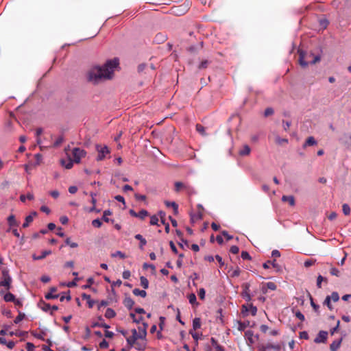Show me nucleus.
<instances>
[{
	"label": "nucleus",
	"mask_w": 351,
	"mask_h": 351,
	"mask_svg": "<svg viewBox=\"0 0 351 351\" xmlns=\"http://www.w3.org/2000/svg\"><path fill=\"white\" fill-rule=\"evenodd\" d=\"M119 58H114L108 60L103 66L97 65L92 67L87 72V80L94 84H97L103 80L112 79L114 69L119 66Z\"/></svg>",
	"instance_id": "f257e3e1"
},
{
	"label": "nucleus",
	"mask_w": 351,
	"mask_h": 351,
	"mask_svg": "<svg viewBox=\"0 0 351 351\" xmlns=\"http://www.w3.org/2000/svg\"><path fill=\"white\" fill-rule=\"evenodd\" d=\"M298 53H299V56H300L299 57V63H300V66L302 67H306L309 64H314L316 62H319L321 60V56L319 54H317L315 56L313 54V58L312 60H305V51L302 49H299Z\"/></svg>",
	"instance_id": "f03ea898"
},
{
	"label": "nucleus",
	"mask_w": 351,
	"mask_h": 351,
	"mask_svg": "<svg viewBox=\"0 0 351 351\" xmlns=\"http://www.w3.org/2000/svg\"><path fill=\"white\" fill-rule=\"evenodd\" d=\"M2 276L0 280V286L3 287L6 290H9L11 288L12 278L9 274V270L8 269H3L1 271Z\"/></svg>",
	"instance_id": "7ed1b4c3"
},
{
	"label": "nucleus",
	"mask_w": 351,
	"mask_h": 351,
	"mask_svg": "<svg viewBox=\"0 0 351 351\" xmlns=\"http://www.w3.org/2000/svg\"><path fill=\"white\" fill-rule=\"evenodd\" d=\"M56 291L57 288L51 287L50 291L45 295V298L50 300L60 298V300L63 301L66 298V293L62 292L60 294H56Z\"/></svg>",
	"instance_id": "20e7f679"
},
{
	"label": "nucleus",
	"mask_w": 351,
	"mask_h": 351,
	"mask_svg": "<svg viewBox=\"0 0 351 351\" xmlns=\"http://www.w3.org/2000/svg\"><path fill=\"white\" fill-rule=\"evenodd\" d=\"M250 311L252 315L255 316L257 313V307L256 306H254L252 304H249V306L246 304L242 305L241 314L243 315V317L247 316Z\"/></svg>",
	"instance_id": "39448f33"
},
{
	"label": "nucleus",
	"mask_w": 351,
	"mask_h": 351,
	"mask_svg": "<svg viewBox=\"0 0 351 351\" xmlns=\"http://www.w3.org/2000/svg\"><path fill=\"white\" fill-rule=\"evenodd\" d=\"M86 155V152L79 147H75L72 149V159L75 163H80L81 158Z\"/></svg>",
	"instance_id": "423d86ee"
},
{
	"label": "nucleus",
	"mask_w": 351,
	"mask_h": 351,
	"mask_svg": "<svg viewBox=\"0 0 351 351\" xmlns=\"http://www.w3.org/2000/svg\"><path fill=\"white\" fill-rule=\"evenodd\" d=\"M99 147L97 145V149L98 151V155L96 158L97 161L102 160L105 158L106 155L109 153V149L107 146L100 147V149Z\"/></svg>",
	"instance_id": "0eeeda50"
},
{
	"label": "nucleus",
	"mask_w": 351,
	"mask_h": 351,
	"mask_svg": "<svg viewBox=\"0 0 351 351\" xmlns=\"http://www.w3.org/2000/svg\"><path fill=\"white\" fill-rule=\"evenodd\" d=\"M328 332L325 330H320L317 336L314 339L316 343H325L327 340Z\"/></svg>",
	"instance_id": "6e6552de"
},
{
	"label": "nucleus",
	"mask_w": 351,
	"mask_h": 351,
	"mask_svg": "<svg viewBox=\"0 0 351 351\" xmlns=\"http://www.w3.org/2000/svg\"><path fill=\"white\" fill-rule=\"evenodd\" d=\"M158 215L160 217V222L162 224L165 225V232L167 233H169V231H170V227H169V224L168 223L166 222V219H165V217H166V213L165 212L162 211V210H160L158 211Z\"/></svg>",
	"instance_id": "1a4fd4ad"
},
{
	"label": "nucleus",
	"mask_w": 351,
	"mask_h": 351,
	"mask_svg": "<svg viewBox=\"0 0 351 351\" xmlns=\"http://www.w3.org/2000/svg\"><path fill=\"white\" fill-rule=\"evenodd\" d=\"M135 349L138 351H144L147 348V339L145 340H141L139 341H136L135 343Z\"/></svg>",
	"instance_id": "9d476101"
},
{
	"label": "nucleus",
	"mask_w": 351,
	"mask_h": 351,
	"mask_svg": "<svg viewBox=\"0 0 351 351\" xmlns=\"http://www.w3.org/2000/svg\"><path fill=\"white\" fill-rule=\"evenodd\" d=\"M245 337L247 339V344L249 346L252 345L254 343V339L253 338L254 337V332L251 330H247L245 332Z\"/></svg>",
	"instance_id": "9b49d317"
},
{
	"label": "nucleus",
	"mask_w": 351,
	"mask_h": 351,
	"mask_svg": "<svg viewBox=\"0 0 351 351\" xmlns=\"http://www.w3.org/2000/svg\"><path fill=\"white\" fill-rule=\"evenodd\" d=\"M123 303L124 306L129 310H131L134 305V301L130 296H126L124 298Z\"/></svg>",
	"instance_id": "f8f14e48"
},
{
	"label": "nucleus",
	"mask_w": 351,
	"mask_h": 351,
	"mask_svg": "<svg viewBox=\"0 0 351 351\" xmlns=\"http://www.w3.org/2000/svg\"><path fill=\"white\" fill-rule=\"evenodd\" d=\"M147 327H148V324L146 322H143V326L138 327V330L140 334V337H143L145 339L147 334Z\"/></svg>",
	"instance_id": "ddd939ff"
},
{
	"label": "nucleus",
	"mask_w": 351,
	"mask_h": 351,
	"mask_svg": "<svg viewBox=\"0 0 351 351\" xmlns=\"http://www.w3.org/2000/svg\"><path fill=\"white\" fill-rule=\"evenodd\" d=\"M82 300H85L86 301L88 308H91L93 307L95 301L91 299L90 295L84 293L82 294Z\"/></svg>",
	"instance_id": "4468645a"
},
{
	"label": "nucleus",
	"mask_w": 351,
	"mask_h": 351,
	"mask_svg": "<svg viewBox=\"0 0 351 351\" xmlns=\"http://www.w3.org/2000/svg\"><path fill=\"white\" fill-rule=\"evenodd\" d=\"M37 215V213L34 211L30 215H27L25 217V222L23 224V228H27L29 226V224L33 221L34 217Z\"/></svg>",
	"instance_id": "2eb2a0df"
},
{
	"label": "nucleus",
	"mask_w": 351,
	"mask_h": 351,
	"mask_svg": "<svg viewBox=\"0 0 351 351\" xmlns=\"http://www.w3.org/2000/svg\"><path fill=\"white\" fill-rule=\"evenodd\" d=\"M97 318H98L99 321L101 322V324H91L92 328L101 327V328H104L106 329H108L110 328V326L104 322V319H103V317L101 316H99Z\"/></svg>",
	"instance_id": "dca6fc26"
},
{
	"label": "nucleus",
	"mask_w": 351,
	"mask_h": 351,
	"mask_svg": "<svg viewBox=\"0 0 351 351\" xmlns=\"http://www.w3.org/2000/svg\"><path fill=\"white\" fill-rule=\"evenodd\" d=\"M341 342L342 338L333 341L330 346V351H337L340 347Z\"/></svg>",
	"instance_id": "f3484780"
},
{
	"label": "nucleus",
	"mask_w": 351,
	"mask_h": 351,
	"mask_svg": "<svg viewBox=\"0 0 351 351\" xmlns=\"http://www.w3.org/2000/svg\"><path fill=\"white\" fill-rule=\"evenodd\" d=\"M317 144V141L313 136H309L303 144V148H306L307 146H313Z\"/></svg>",
	"instance_id": "a211bd4d"
},
{
	"label": "nucleus",
	"mask_w": 351,
	"mask_h": 351,
	"mask_svg": "<svg viewBox=\"0 0 351 351\" xmlns=\"http://www.w3.org/2000/svg\"><path fill=\"white\" fill-rule=\"evenodd\" d=\"M134 238L139 241V247L141 250H143L144 246L147 244L146 239L140 234H136Z\"/></svg>",
	"instance_id": "6ab92c4d"
},
{
	"label": "nucleus",
	"mask_w": 351,
	"mask_h": 351,
	"mask_svg": "<svg viewBox=\"0 0 351 351\" xmlns=\"http://www.w3.org/2000/svg\"><path fill=\"white\" fill-rule=\"evenodd\" d=\"M51 254V250H45V251H43L41 252V254L38 256H36V255H33V258L34 260H41V259H43L45 258L47 256Z\"/></svg>",
	"instance_id": "aec40b11"
},
{
	"label": "nucleus",
	"mask_w": 351,
	"mask_h": 351,
	"mask_svg": "<svg viewBox=\"0 0 351 351\" xmlns=\"http://www.w3.org/2000/svg\"><path fill=\"white\" fill-rule=\"evenodd\" d=\"M282 202H288L291 206L295 205V199L293 195H283L282 197Z\"/></svg>",
	"instance_id": "412c9836"
},
{
	"label": "nucleus",
	"mask_w": 351,
	"mask_h": 351,
	"mask_svg": "<svg viewBox=\"0 0 351 351\" xmlns=\"http://www.w3.org/2000/svg\"><path fill=\"white\" fill-rule=\"evenodd\" d=\"M132 293L134 295L141 296V298H145L147 295V292L145 290H141L137 288L134 289Z\"/></svg>",
	"instance_id": "4be33fe9"
},
{
	"label": "nucleus",
	"mask_w": 351,
	"mask_h": 351,
	"mask_svg": "<svg viewBox=\"0 0 351 351\" xmlns=\"http://www.w3.org/2000/svg\"><path fill=\"white\" fill-rule=\"evenodd\" d=\"M126 341L128 344V348L131 349L132 347H134L136 340L135 339L134 337H126Z\"/></svg>",
	"instance_id": "5701e85b"
},
{
	"label": "nucleus",
	"mask_w": 351,
	"mask_h": 351,
	"mask_svg": "<svg viewBox=\"0 0 351 351\" xmlns=\"http://www.w3.org/2000/svg\"><path fill=\"white\" fill-rule=\"evenodd\" d=\"M238 330L239 331H244L245 329L250 325V322L249 321H246V322H241V321H238Z\"/></svg>",
	"instance_id": "b1692460"
},
{
	"label": "nucleus",
	"mask_w": 351,
	"mask_h": 351,
	"mask_svg": "<svg viewBox=\"0 0 351 351\" xmlns=\"http://www.w3.org/2000/svg\"><path fill=\"white\" fill-rule=\"evenodd\" d=\"M116 316V313L115 311L111 308H108L106 311V313H105V317L108 319H111V318H113Z\"/></svg>",
	"instance_id": "393cba45"
},
{
	"label": "nucleus",
	"mask_w": 351,
	"mask_h": 351,
	"mask_svg": "<svg viewBox=\"0 0 351 351\" xmlns=\"http://www.w3.org/2000/svg\"><path fill=\"white\" fill-rule=\"evenodd\" d=\"M251 149L247 145H245L242 149L239 151L240 156H247L250 153Z\"/></svg>",
	"instance_id": "a878e982"
},
{
	"label": "nucleus",
	"mask_w": 351,
	"mask_h": 351,
	"mask_svg": "<svg viewBox=\"0 0 351 351\" xmlns=\"http://www.w3.org/2000/svg\"><path fill=\"white\" fill-rule=\"evenodd\" d=\"M166 38H167V37L165 35H164L161 33H159L156 35L154 40L156 42H157L158 43H162L166 40Z\"/></svg>",
	"instance_id": "bb28decb"
},
{
	"label": "nucleus",
	"mask_w": 351,
	"mask_h": 351,
	"mask_svg": "<svg viewBox=\"0 0 351 351\" xmlns=\"http://www.w3.org/2000/svg\"><path fill=\"white\" fill-rule=\"evenodd\" d=\"M189 302L192 305H198L197 298L195 293H191L188 295Z\"/></svg>",
	"instance_id": "cd10ccee"
},
{
	"label": "nucleus",
	"mask_w": 351,
	"mask_h": 351,
	"mask_svg": "<svg viewBox=\"0 0 351 351\" xmlns=\"http://www.w3.org/2000/svg\"><path fill=\"white\" fill-rule=\"evenodd\" d=\"M140 283L141 286L143 287L145 289L149 287V281L147 278L145 276L140 277Z\"/></svg>",
	"instance_id": "c85d7f7f"
},
{
	"label": "nucleus",
	"mask_w": 351,
	"mask_h": 351,
	"mask_svg": "<svg viewBox=\"0 0 351 351\" xmlns=\"http://www.w3.org/2000/svg\"><path fill=\"white\" fill-rule=\"evenodd\" d=\"M64 141V136L61 135L58 136L53 142L52 147H58Z\"/></svg>",
	"instance_id": "c756f323"
},
{
	"label": "nucleus",
	"mask_w": 351,
	"mask_h": 351,
	"mask_svg": "<svg viewBox=\"0 0 351 351\" xmlns=\"http://www.w3.org/2000/svg\"><path fill=\"white\" fill-rule=\"evenodd\" d=\"M201 327V319L199 317H195L193 320V329L197 330Z\"/></svg>",
	"instance_id": "7c9ffc66"
},
{
	"label": "nucleus",
	"mask_w": 351,
	"mask_h": 351,
	"mask_svg": "<svg viewBox=\"0 0 351 351\" xmlns=\"http://www.w3.org/2000/svg\"><path fill=\"white\" fill-rule=\"evenodd\" d=\"M112 214V211L110 209L105 210L103 213V216L101 219L105 222H110V219L108 217V215H111Z\"/></svg>",
	"instance_id": "2f4dec72"
},
{
	"label": "nucleus",
	"mask_w": 351,
	"mask_h": 351,
	"mask_svg": "<svg viewBox=\"0 0 351 351\" xmlns=\"http://www.w3.org/2000/svg\"><path fill=\"white\" fill-rule=\"evenodd\" d=\"M3 299L5 302H13L15 299V295L10 292L5 293L3 296Z\"/></svg>",
	"instance_id": "473e14b6"
},
{
	"label": "nucleus",
	"mask_w": 351,
	"mask_h": 351,
	"mask_svg": "<svg viewBox=\"0 0 351 351\" xmlns=\"http://www.w3.org/2000/svg\"><path fill=\"white\" fill-rule=\"evenodd\" d=\"M150 225L152 226H159L160 224L158 223V217L156 215H152L150 217Z\"/></svg>",
	"instance_id": "72a5a7b5"
},
{
	"label": "nucleus",
	"mask_w": 351,
	"mask_h": 351,
	"mask_svg": "<svg viewBox=\"0 0 351 351\" xmlns=\"http://www.w3.org/2000/svg\"><path fill=\"white\" fill-rule=\"evenodd\" d=\"M130 316L132 319L133 322H134L136 324L141 323L143 321V317H141V316H140L138 317H136L134 313H130Z\"/></svg>",
	"instance_id": "f704fd0d"
},
{
	"label": "nucleus",
	"mask_w": 351,
	"mask_h": 351,
	"mask_svg": "<svg viewBox=\"0 0 351 351\" xmlns=\"http://www.w3.org/2000/svg\"><path fill=\"white\" fill-rule=\"evenodd\" d=\"M25 315L24 313L19 311L18 316L14 320V324H19L25 318Z\"/></svg>",
	"instance_id": "c9c22d12"
},
{
	"label": "nucleus",
	"mask_w": 351,
	"mask_h": 351,
	"mask_svg": "<svg viewBox=\"0 0 351 351\" xmlns=\"http://www.w3.org/2000/svg\"><path fill=\"white\" fill-rule=\"evenodd\" d=\"M323 281L327 282V278H324L322 275L319 274L317 278V287L318 288H321L322 287V282Z\"/></svg>",
	"instance_id": "e433bc0d"
},
{
	"label": "nucleus",
	"mask_w": 351,
	"mask_h": 351,
	"mask_svg": "<svg viewBox=\"0 0 351 351\" xmlns=\"http://www.w3.org/2000/svg\"><path fill=\"white\" fill-rule=\"evenodd\" d=\"M8 222L9 223V226L11 227L16 226V221L14 215H10L8 217Z\"/></svg>",
	"instance_id": "4c0bfd02"
},
{
	"label": "nucleus",
	"mask_w": 351,
	"mask_h": 351,
	"mask_svg": "<svg viewBox=\"0 0 351 351\" xmlns=\"http://www.w3.org/2000/svg\"><path fill=\"white\" fill-rule=\"evenodd\" d=\"M26 199L29 200H32L34 199V195L32 193H27V195H21L20 196V200L23 202H24Z\"/></svg>",
	"instance_id": "58836bf2"
},
{
	"label": "nucleus",
	"mask_w": 351,
	"mask_h": 351,
	"mask_svg": "<svg viewBox=\"0 0 351 351\" xmlns=\"http://www.w3.org/2000/svg\"><path fill=\"white\" fill-rule=\"evenodd\" d=\"M210 61H208V60H202L199 64L198 65V69H206L208 66V64H210Z\"/></svg>",
	"instance_id": "ea45409f"
},
{
	"label": "nucleus",
	"mask_w": 351,
	"mask_h": 351,
	"mask_svg": "<svg viewBox=\"0 0 351 351\" xmlns=\"http://www.w3.org/2000/svg\"><path fill=\"white\" fill-rule=\"evenodd\" d=\"M342 211L345 215H348L350 213V208L348 204H343L342 205Z\"/></svg>",
	"instance_id": "a19ab883"
},
{
	"label": "nucleus",
	"mask_w": 351,
	"mask_h": 351,
	"mask_svg": "<svg viewBox=\"0 0 351 351\" xmlns=\"http://www.w3.org/2000/svg\"><path fill=\"white\" fill-rule=\"evenodd\" d=\"M196 130L199 133L201 134L202 136H206V132H205V128L200 125V124H197L196 125Z\"/></svg>",
	"instance_id": "79ce46f5"
},
{
	"label": "nucleus",
	"mask_w": 351,
	"mask_h": 351,
	"mask_svg": "<svg viewBox=\"0 0 351 351\" xmlns=\"http://www.w3.org/2000/svg\"><path fill=\"white\" fill-rule=\"evenodd\" d=\"M147 215H148V212L145 209L141 210L137 213V217L140 218L141 219H143Z\"/></svg>",
	"instance_id": "37998d69"
},
{
	"label": "nucleus",
	"mask_w": 351,
	"mask_h": 351,
	"mask_svg": "<svg viewBox=\"0 0 351 351\" xmlns=\"http://www.w3.org/2000/svg\"><path fill=\"white\" fill-rule=\"evenodd\" d=\"M132 337H135V339L137 341L138 339H140V340H145V339L143 337H140V334L138 332H137L136 329L134 328L132 329Z\"/></svg>",
	"instance_id": "c03bdc74"
},
{
	"label": "nucleus",
	"mask_w": 351,
	"mask_h": 351,
	"mask_svg": "<svg viewBox=\"0 0 351 351\" xmlns=\"http://www.w3.org/2000/svg\"><path fill=\"white\" fill-rule=\"evenodd\" d=\"M132 337H135V339L137 341L138 339H140V340H145V339L143 337H140V334L138 332H137L136 329L134 328L132 329Z\"/></svg>",
	"instance_id": "a18cd8bd"
},
{
	"label": "nucleus",
	"mask_w": 351,
	"mask_h": 351,
	"mask_svg": "<svg viewBox=\"0 0 351 351\" xmlns=\"http://www.w3.org/2000/svg\"><path fill=\"white\" fill-rule=\"evenodd\" d=\"M241 295L246 302H250L252 300V295L250 294V292H241Z\"/></svg>",
	"instance_id": "49530a36"
},
{
	"label": "nucleus",
	"mask_w": 351,
	"mask_h": 351,
	"mask_svg": "<svg viewBox=\"0 0 351 351\" xmlns=\"http://www.w3.org/2000/svg\"><path fill=\"white\" fill-rule=\"evenodd\" d=\"M324 304L326 305L330 310H332L333 308L331 304L330 297H329V295H327L326 298H325Z\"/></svg>",
	"instance_id": "de8ad7c7"
},
{
	"label": "nucleus",
	"mask_w": 351,
	"mask_h": 351,
	"mask_svg": "<svg viewBox=\"0 0 351 351\" xmlns=\"http://www.w3.org/2000/svg\"><path fill=\"white\" fill-rule=\"evenodd\" d=\"M101 220L102 219H98V218L93 220L92 221L93 226H94L95 228H100L101 226V225H102Z\"/></svg>",
	"instance_id": "09e8293b"
},
{
	"label": "nucleus",
	"mask_w": 351,
	"mask_h": 351,
	"mask_svg": "<svg viewBox=\"0 0 351 351\" xmlns=\"http://www.w3.org/2000/svg\"><path fill=\"white\" fill-rule=\"evenodd\" d=\"M329 297L333 302H337L339 300V295L337 291H333Z\"/></svg>",
	"instance_id": "8fccbe9b"
},
{
	"label": "nucleus",
	"mask_w": 351,
	"mask_h": 351,
	"mask_svg": "<svg viewBox=\"0 0 351 351\" xmlns=\"http://www.w3.org/2000/svg\"><path fill=\"white\" fill-rule=\"evenodd\" d=\"M241 257L243 260H251L252 257L247 251H242L241 253Z\"/></svg>",
	"instance_id": "3c124183"
},
{
	"label": "nucleus",
	"mask_w": 351,
	"mask_h": 351,
	"mask_svg": "<svg viewBox=\"0 0 351 351\" xmlns=\"http://www.w3.org/2000/svg\"><path fill=\"white\" fill-rule=\"evenodd\" d=\"M272 349L271 343H267L266 345H263L259 348L260 351H267L268 350Z\"/></svg>",
	"instance_id": "603ef678"
},
{
	"label": "nucleus",
	"mask_w": 351,
	"mask_h": 351,
	"mask_svg": "<svg viewBox=\"0 0 351 351\" xmlns=\"http://www.w3.org/2000/svg\"><path fill=\"white\" fill-rule=\"evenodd\" d=\"M309 297H310V300H311V306L315 310V311L319 312V306L318 304H316L313 302V298L311 297V295L310 294H309Z\"/></svg>",
	"instance_id": "864d4df0"
},
{
	"label": "nucleus",
	"mask_w": 351,
	"mask_h": 351,
	"mask_svg": "<svg viewBox=\"0 0 351 351\" xmlns=\"http://www.w3.org/2000/svg\"><path fill=\"white\" fill-rule=\"evenodd\" d=\"M267 289L274 291L277 289V286L274 282H268L265 284Z\"/></svg>",
	"instance_id": "5fc2aeb1"
},
{
	"label": "nucleus",
	"mask_w": 351,
	"mask_h": 351,
	"mask_svg": "<svg viewBox=\"0 0 351 351\" xmlns=\"http://www.w3.org/2000/svg\"><path fill=\"white\" fill-rule=\"evenodd\" d=\"M241 269L239 267H237L236 269L232 270L230 276L231 277H238L240 275Z\"/></svg>",
	"instance_id": "6e6d98bb"
},
{
	"label": "nucleus",
	"mask_w": 351,
	"mask_h": 351,
	"mask_svg": "<svg viewBox=\"0 0 351 351\" xmlns=\"http://www.w3.org/2000/svg\"><path fill=\"white\" fill-rule=\"evenodd\" d=\"M43 133V129L39 128H37L36 130V135L37 136V140H36V142L38 145L40 144L41 141H40V139L39 138L40 135H41V134Z\"/></svg>",
	"instance_id": "4d7b16f0"
},
{
	"label": "nucleus",
	"mask_w": 351,
	"mask_h": 351,
	"mask_svg": "<svg viewBox=\"0 0 351 351\" xmlns=\"http://www.w3.org/2000/svg\"><path fill=\"white\" fill-rule=\"evenodd\" d=\"M274 110L272 108H271V107L267 108L265 110L264 116L268 117V116L272 115L274 114Z\"/></svg>",
	"instance_id": "13d9d810"
},
{
	"label": "nucleus",
	"mask_w": 351,
	"mask_h": 351,
	"mask_svg": "<svg viewBox=\"0 0 351 351\" xmlns=\"http://www.w3.org/2000/svg\"><path fill=\"white\" fill-rule=\"evenodd\" d=\"M111 256L112 257L119 256L121 258H125V254L123 252H121V251H117L114 253H112L111 254Z\"/></svg>",
	"instance_id": "bf43d9fd"
},
{
	"label": "nucleus",
	"mask_w": 351,
	"mask_h": 351,
	"mask_svg": "<svg viewBox=\"0 0 351 351\" xmlns=\"http://www.w3.org/2000/svg\"><path fill=\"white\" fill-rule=\"evenodd\" d=\"M75 161L67 154V169L72 168Z\"/></svg>",
	"instance_id": "052dcab7"
},
{
	"label": "nucleus",
	"mask_w": 351,
	"mask_h": 351,
	"mask_svg": "<svg viewBox=\"0 0 351 351\" xmlns=\"http://www.w3.org/2000/svg\"><path fill=\"white\" fill-rule=\"evenodd\" d=\"M184 257V254H180L178 255V259L176 261V265L178 268H180L182 266V258Z\"/></svg>",
	"instance_id": "680f3d73"
},
{
	"label": "nucleus",
	"mask_w": 351,
	"mask_h": 351,
	"mask_svg": "<svg viewBox=\"0 0 351 351\" xmlns=\"http://www.w3.org/2000/svg\"><path fill=\"white\" fill-rule=\"evenodd\" d=\"M108 346H109V343H108V342L106 339H103L99 343V348L101 349H106V348H108Z\"/></svg>",
	"instance_id": "e2e57ef3"
},
{
	"label": "nucleus",
	"mask_w": 351,
	"mask_h": 351,
	"mask_svg": "<svg viewBox=\"0 0 351 351\" xmlns=\"http://www.w3.org/2000/svg\"><path fill=\"white\" fill-rule=\"evenodd\" d=\"M241 287L243 289L242 292H250V284L249 282H244L242 284Z\"/></svg>",
	"instance_id": "0e129e2a"
},
{
	"label": "nucleus",
	"mask_w": 351,
	"mask_h": 351,
	"mask_svg": "<svg viewBox=\"0 0 351 351\" xmlns=\"http://www.w3.org/2000/svg\"><path fill=\"white\" fill-rule=\"evenodd\" d=\"M122 284V281L120 279L117 280L116 281H112L111 282L112 289L114 291V288L115 287H119Z\"/></svg>",
	"instance_id": "69168bd1"
},
{
	"label": "nucleus",
	"mask_w": 351,
	"mask_h": 351,
	"mask_svg": "<svg viewBox=\"0 0 351 351\" xmlns=\"http://www.w3.org/2000/svg\"><path fill=\"white\" fill-rule=\"evenodd\" d=\"M36 162L35 165H38L43 160V156L40 154H35Z\"/></svg>",
	"instance_id": "338daca9"
},
{
	"label": "nucleus",
	"mask_w": 351,
	"mask_h": 351,
	"mask_svg": "<svg viewBox=\"0 0 351 351\" xmlns=\"http://www.w3.org/2000/svg\"><path fill=\"white\" fill-rule=\"evenodd\" d=\"M26 349L27 351H34L35 346L33 343L27 342L26 344Z\"/></svg>",
	"instance_id": "774afa93"
}]
</instances>
